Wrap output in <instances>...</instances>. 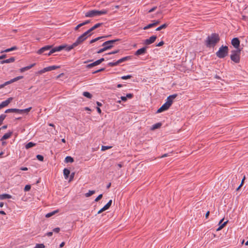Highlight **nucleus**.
Segmentation results:
<instances>
[{
	"label": "nucleus",
	"instance_id": "obj_1",
	"mask_svg": "<svg viewBox=\"0 0 248 248\" xmlns=\"http://www.w3.org/2000/svg\"><path fill=\"white\" fill-rule=\"evenodd\" d=\"M65 46H59L52 47V46L47 45L41 48L37 51V53L38 54L44 53L46 55L50 56L55 52H59L63 49Z\"/></svg>",
	"mask_w": 248,
	"mask_h": 248
},
{
	"label": "nucleus",
	"instance_id": "obj_2",
	"mask_svg": "<svg viewBox=\"0 0 248 248\" xmlns=\"http://www.w3.org/2000/svg\"><path fill=\"white\" fill-rule=\"evenodd\" d=\"M219 40L218 34L214 33L207 37L205 41V44L207 47H214Z\"/></svg>",
	"mask_w": 248,
	"mask_h": 248
},
{
	"label": "nucleus",
	"instance_id": "obj_3",
	"mask_svg": "<svg viewBox=\"0 0 248 248\" xmlns=\"http://www.w3.org/2000/svg\"><path fill=\"white\" fill-rule=\"evenodd\" d=\"M107 13V11L106 10H92L87 11L85 13V16L86 17H93L97 16H99Z\"/></svg>",
	"mask_w": 248,
	"mask_h": 248
},
{
	"label": "nucleus",
	"instance_id": "obj_4",
	"mask_svg": "<svg viewBox=\"0 0 248 248\" xmlns=\"http://www.w3.org/2000/svg\"><path fill=\"white\" fill-rule=\"evenodd\" d=\"M228 47L227 46H222L216 52V56L220 59L224 58L228 54Z\"/></svg>",
	"mask_w": 248,
	"mask_h": 248
},
{
	"label": "nucleus",
	"instance_id": "obj_5",
	"mask_svg": "<svg viewBox=\"0 0 248 248\" xmlns=\"http://www.w3.org/2000/svg\"><path fill=\"white\" fill-rule=\"evenodd\" d=\"M240 49H237L232 51V54L230 56L231 59L235 63H239L240 59Z\"/></svg>",
	"mask_w": 248,
	"mask_h": 248
},
{
	"label": "nucleus",
	"instance_id": "obj_6",
	"mask_svg": "<svg viewBox=\"0 0 248 248\" xmlns=\"http://www.w3.org/2000/svg\"><path fill=\"white\" fill-rule=\"evenodd\" d=\"M132 59V56H128L123 57L122 58L119 59L118 60H115L113 61V62H109V66H114L118 64H119L120 63H122L123 62H124L126 61L130 60Z\"/></svg>",
	"mask_w": 248,
	"mask_h": 248
},
{
	"label": "nucleus",
	"instance_id": "obj_7",
	"mask_svg": "<svg viewBox=\"0 0 248 248\" xmlns=\"http://www.w3.org/2000/svg\"><path fill=\"white\" fill-rule=\"evenodd\" d=\"M171 106L167 102H166L159 109H157L156 112L160 113L164 111H165L169 108Z\"/></svg>",
	"mask_w": 248,
	"mask_h": 248
},
{
	"label": "nucleus",
	"instance_id": "obj_8",
	"mask_svg": "<svg viewBox=\"0 0 248 248\" xmlns=\"http://www.w3.org/2000/svg\"><path fill=\"white\" fill-rule=\"evenodd\" d=\"M157 37L155 35L151 36L149 39H147L144 41V44L145 45H149L153 43L156 40Z\"/></svg>",
	"mask_w": 248,
	"mask_h": 248
},
{
	"label": "nucleus",
	"instance_id": "obj_9",
	"mask_svg": "<svg viewBox=\"0 0 248 248\" xmlns=\"http://www.w3.org/2000/svg\"><path fill=\"white\" fill-rule=\"evenodd\" d=\"M232 45L236 48L239 49L240 41L238 38H234L232 40Z\"/></svg>",
	"mask_w": 248,
	"mask_h": 248
},
{
	"label": "nucleus",
	"instance_id": "obj_10",
	"mask_svg": "<svg viewBox=\"0 0 248 248\" xmlns=\"http://www.w3.org/2000/svg\"><path fill=\"white\" fill-rule=\"evenodd\" d=\"M147 46H144L143 47L138 50H137L135 53V55L136 56H139L140 55H143L146 53V49H147Z\"/></svg>",
	"mask_w": 248,
	"mask_h": 248
},
{
	"label": "nucleus",
	"instance_id": "obj_11",
	"mask_svg": "<svg viewBox=\"0 0 248 248\" xmlns=\"http://www.w3.org/2000/svg\"><path fill=\"white\" fill-rule=\"evenodd\" d=\"M86 40V38H85L84 37H83L81 35L79 36L76 41L74 42L75 46H78L80 44H81L84 40Z\"/></svg>",
	"mask_w": 248,
	"mask_h": 248
},
{
	"label": "nucleus",
	"instance_id": "obj_12",
	"mask_svg": "<svg viewBox=\"0 0 248 248\" xmlns=\"http://www.w3.org/2000/svg\"><path fill=\"white\" fill-rule=\"evenodd\" d=\"M102 46H104V47L103 48L99 49L97 53H102L103 51H104L105 50H106L108 49V41H106L105 42H104L102 44Z\"/></svg>",
	"mask_w": 248,
	"mask_h": 248
},
{
	"label": "nucleus",
	"instance_id": "obj_13",
	"mask_svg": "<svg viewBox=\"0 0 248 248\" xmlns=\"http://www.w3.org/2000/svg\"><path fill=\"white\" fill-rule=\"evenodd\" d=\"M12 100L13 98L10 97L8 98L7 100L2 102L0 104L1 105L2 108H4L8 106Z\"/></svg>",
	"mask_w": 248,
	"mask_h": 248
},
{
	"label": "nucleus",
	"instance_id": "obj_14",
	"mask_svg": "<svg viewBox=\"0 0 248 248\" xmlns=\"http://www.w3.org/2000/svg\"><path fill=\"white\" fill-rule=\"evenodd\" d=\"M23 78V76H18L17 77H16L9 81H6V83H7V85H9L10 84H11L12 83H14L15 82L17 81V80L21 79Z\"/></svg>",
	"mask_w": 248,
	"mask_h": 248
},
{
	"label": "nucleus",
	"instance_id": "obj_15",
	"mask_svg": "<svg viewBox=\"0 0 248 248\" xmlns=\"http://www.w3.org/2000/svg\"><path fill=\"white\" fill-rule=\"evenodd\" d=\"M134 95L132 93H127L125 96H121L120 97L122 101L126 102L127 98L131 99L133 97Z\"/></svg>",
	"mask_w": 248,
	"mask_h": 248
},
{
	"label": "nucleus",
	"instance_id": "obj_16",
	"mask_svg": "<svg viewBox=\"0 0 248 248\" xmlns=\"http://www.w3.org/2000/svg\"><path fill=\"white\" fill-rule=\"evenodd\" d=\"M13 134L12 131H9L7 133L5 134L0 139V141H3L4 140H6L11 137Z\"/></svg>",
	"mask_w": 248,
	"mask_h": 248
},
{
	"label": "nucleus",
	"instance_id": "obj_17",
	"mask_svg": "<svg viewBox=\"0 0 248 248\" xmlns=\"http://www.w3.org/2000/svg\"><path fill=\"white\" fill-rule=\"evenodd\" d=\"M15 61V57H11L9 59H6V60H5L1 61L0 62V64H4L5 63H11V62H14Z\"/></svg>",
	"mask_w": 248,
	"mask_h": 248
},
{
	"label": "nucleus",
	"instance_id": "obj_18",
	"mask_svg": "<svg viewBox=\"0 0 248 248\" xmlns=\"http://www.w3.org/2000/svg\"><path fill=\"white\" fill-rule=\"evenodd\" d=\"M35 65V63H33V64H31V65H30L29 66L22 67V68H20L19 69V71L21 73L24 72L25 71H27V70L30 69L31 68Z\"/></svg>",
	"mask_w": 248,
	"mask_h": 248
},
{
	"label": "nucleus",
	"instance_id": "obj_19",
	"mask_svg": "<svg viewBox=\"0 0 248 248\" xmlns=\"http://www.w3.org/2000/svg\"><path fill=\"white\" fill-rule=\"evenodd\" d=\"M20 109L17 108H9L5 111V113H11L15 112L18 114H20Z\"/></svg>",
	"mask_w": 248,
	"mask_h": 248
},
{
	"label": "nucleus",
	"instance_id": "obj_20",
	"mask_svg": "<svg viewBox=\"0 0 248 248\" xmlns=\"http://www.w3.org/2000/svg\"><path fill=\"white\" fill-rule=\"evenodd\" d=\"M120 41V39H114V40H109V49L111 48L114 45V44L117 42H119Z\"/></svg>",
	"mask_w": 248,
	"mask_h": 248
},
{
	"label": "nucleus",
	"instance_id": "obj_21",
	"mask_svg": "<svg viewBox=\"0 0 248 248\" xmlns=\"http://www.w3.org/2000/svg\"><path fill=\"white\" fill-rule=\"evenodd\" d=\"M12 198V196L11 195H9L8 194H0V200H4L6 199H11Z\"/></svg>",
	"mask_w": 248,
	"mask_h": 248
},
{
	"label": "nucleus",
	"instance_id": "obj_22",
	"mask_svg": "<svg viewBox=\"0 0 248 248\" xmlns=\"http://www.w3.org/2000/svg\"><path fill=\"white\" fill-rule=\"evenodd\" d=\"M70 171L69 170L65 168L63 170V175L64 176L65 179H67L70 175Z\"/></svg>",
	"mask_w": 248,
	"mask_h": 248
},
{
	"label": "nucleus",
	"instance_id": "obj_23",
	"mask_svg": "<svg viewBox=\"0 0 248 248\" xmlns=\"http://www.w3.org/2000/svg\"><path fill=\"white\" fill-rule=\"evenodd\" d=\"M99 64H100V62H97V61L96 60L95 62H93L88 64L86 66V67L87 68H92V67H93V66H96V65H98Z\"/></svg>",
	"mask_w": 248,
	"mask_h": 248
},
{
	"label": "nucleus",
	"instance_id": "obj_24",
	"mask_svg": "<svg viewBox=\"0 0 248 248\" xmlns=\"http://www.w3.org/2000/svg\"><path fill=\"white\" fill-rule=\"evenodd\" d=\"M223 220V218L221 219L219 222V225H220V226L217 229V231H218L219 230H220L221 229H222L225 225L226 224H227V223L228 222V221H226L225 222H224L223 224H222L221 225V223H222V221Z\"/></svg>",
	"mask_w": 248,
	"mask_h": 248
},
{
	"label": "nucleus",
	"instance_id": "obj_25",
	"mask_svg": "<svg viewBox=\"0 0 248 248\" xmlns=\"http://www.w3.org/2000/svg\"><path fill=\"white\" fill-rule=\"evenodd\" d=\"M75 44L74 43L71 45H70V46H67L66 45H64L65 46L64 47V48H65V50L67 51H70L71 50H72L73 48H74V47H75L76 46H75L74 45Z\"/></svg>",
	"mask_w": 248,
	"mask_h": 248
},
{
	"label": "nucleus",
	"instance_id": "obj_26",
	"mask_svg": "<svg viewBox=\"0 0 248 248\" xmlns=\"http://www.w3.org/2000/svg\"><path fill=\"white\" fill-rule=\"evenodd\" d=\"M31 109V107H29L28 108L20 109V114H23V113H28Z\"/></svg>",
	"mask_w": 248,
	"mask_h": 248
},
{
	"label": "nucleus",
	"instance_id": "obj_27",
	"mask_svg": "<svg viewBox=\"0 0 248 248\" xmlns=\"http://www.w3.org/2000/svg\"><path fill=\"white\" fill-rule=\"evenodd\" d=\"M168 26V24L167 23H164L162 24V25L160 26L159 27H157L156 29V31H159L161 30L162 29H164L166 28Z\"/></svg>",
	"mask_w": 248,
	"mask_h": 248
},
{
	"label": "nucleus",
	"instance_id": "obj_28",
	"mask_svg": "<svg viewBox=\"0 0 248 248\" xmlns=\"http://www.w3.org/2000/svg\"><path fill=\"white\" fill-rule=\"evenodd\" d=\"M17 49V47L16 46H14L10 48H7L3 51H2L1 53L3 52H8L11 51L16 50Z\"/></svg>",
	"mask_w": 248,
	"mask_h": 248
},
{
	"label": "nucleus",
	"instance_id": "obj_29",
	"mask_svg": "<svg viewBox=\"0 0 248 248\" xmlns=\"http://www.w3.org/2000/svg\"><path fill=\"white\" fill-rule=\"evenodd\" d=\"M60 67V66L52 65V66L46 67V69H47V71H50L54 70L56 69L59 68Z\"/></svg>",
	"mask_w": 248,
	"mask_h": 248
},
{
	"label": "nucleus",
	"instance_id": "obj_30",
	"mask_svg": "<svg viewBox=\"0 0 248 248\" xmlns=\"http://www.w3.org/2000/svg\"><path fill=\"white\" fill-rule=\"evenodd\" d=\"M64 161L66 163H72L74 162V159L70 156H67L65 158Z\"/></svg>",
	"mask_w": 248,
	"mask_h": 248
},
{
	"label": "nucleus",
	"instance_id": "obj_31",
	"mask_svg": "<svg viewBox=\"0 0 248 248\" xmlns=\"http://www.w3.org/2000/svg\"><path fill=\"white\" fill-rule=\"evenodd\" d=\"M59 212V210H55V211H53L51 212H50V213H48L47 214H46V217H49L52 216H53L54 215H55L56 213H58Z\"/></svg>",
	"mask_w": 248,
	"mask_h": 248
},
{
	"label": "nucleus",
	"instance_id": "obj_32",
	"mask_svg": "<svg viewBox=\"0 0 248 248\" xmlns=\"http://www.w3.org/2000/svg\"><path fill=\"white\" fill-rule=\"evenodd\" d=\"M162 124L161 123H156L155 124H154L152 128H151V130H155V129H157V128H159L160 127V126H161Z\"/></svg>",
	"mask_w": 248,
	"mask_h": 248
},
{
	"label": "nucleus",
	"instance_id": "obj_33",
	"mask_svg": "<svg viewBox=\"0 0 248 248\" xmlns=\"http://www.w3.org/2000/svg\"><path fill=\"white\" fill-rule=\"evenodd\" d=\"M35 145V143L32 142H29L25 145V148L26 149H28L30 148H31Z\"/></svg>",
	"mask_w": 248,
	"mask_h": 248
},
{
	"label": "nucleus",
	"instance_id": "obj_34",
	"mask_svg": "<svg viewBox=\"0 0 248 248\" xmlns=\"http://www.w3.org/2000/svg\"><path fill=\"white\" fill-rule=\"evenodd\" d=\"M83 95L85 97H86L88 98H91L92 97V95L88 92H84L82 93Z\"/></svg>",
	"mask_w": 248,
	"mask_h": 248
},
{
	"label": "nucleus",
	"instance_id": "obj_35",
	"mask_svg": "<svg viewBox=\"0 0 248 248\" xmlns=\"http://www.w3.org/2000/svg\"><path fill=\"white\" fill-rule=\"evenodd\" d=\"M95 193V190H89L88 192L85 194L86 197H89Z\"/></svg>",
	"mask_w": 248,
	"mask_h": 248
},
{
	"label": "nucleus",
	"instance_id": "obj_36",
	"mask_svg": "<svg viewBox=\"0 0 248 248\" xmlns=\"http://www.w3.org/2000/svg\"><path fill=\"white\" fill-rule=\"evenodd\" d=\"M108 209V202L102 208H101L98 212V214H99L103 211Z\"/></svg>",
	"mask_w": 248,
	"mask_h": 248
},
{
	"label": "nucleus",
	"instance_id": "obj_37",
	"mask_svg": "<svg viewBox=\"0 0 248 248\" xmlns=\"http://www.w3.org/2000/svg\"><path fill=\"white\" fill-rule=\"evenodd\" d=\"M6 115L5 114H2L0 116V125L2 124L3 120L6 118Z\"/></svg>",
	"mask_w": 248,
	"mask_h": 248
},
{
	"label": "nucleus",
	"instance_id": "obj_38",
	"mask_svg": "<svg viewBox=\"0 0 248 248\" xmlns=\"http://www.w3.org/2000/svg\"><path fill=\"white\" fill-rule=\"evenodd\" d=\"M154 27V24H153V23H152L149 24H148V25H147V26H145V27L143 28V30H147V29H150V28H152V27Z\"/></svg>",
	"mask_w": 248,
	"mask_h": 248
},
{
	"label": "nucleus",
	"instance_id": "obj_39",
	"mask_svg": "<svg viewBox=\"0 0 248 248\" xmlns=\"http://www.w3.org/2000/svg\"><path fill=\"white\" fill-rule=\"evenodd\" d=\"M45 246L44 244H36L34 248H45Z\"/></svg>",
	"mask_w": 248,
	"mask_h": 248
},
{
	"label": "nucleus",
	"instance_id": "obj_40",
	"mask_svg": "<svg viewBox=\"0 0 248 248\" xmlns=\"http://www.w3.org/2000/svg\"><path fill=\"white\" fill-rule=\"evenodd\" d=\"M102 24V23H97L95 25H94L93 27H92L91 28L93 30V31L94 30H95V29H97V28L100 27Z\"/></svg>",
	"mask_w": 248,
	"mask_h": 248
},
{
	"label": "nucleus",
	"instance_id": "obj_41",
	"mask_svg": "<svg viewBox=\"0 0 248 248\" xmlns=\"http://www.w3.org/2000/svg\"><path fill=\"white\" fill-rule=\"evenodd\" d=\"M104 37H97L95 39H92L90 41V44H92L93 43H94L95 42H96L97 41L99 40V39H101V38H104Z\"/></svg>",
	"mask_w": 248,
	"mask_h": 248
},
{
	"label": "nucleus",
	"instance_id": "obj_42",
	"mask_svg": "<svg viewBox=\"0 0 248 248\" xmlns=\"http://www.w3.org/2000/svg\"><path fill=\"white\" fill-rule=\"evenodd\" d=\"M36 158L39 161H43L44 160V156L41 155H37Z\"/></svg>",
	"mask_w": 248,
	"mask_h": 248
},
{
	"label": "nucleus",
	"instance_id": "obj_43",
	"mask_svg": "<svg viewBox=\"0 0 248 248\" xmlns=\"http://www.w3.org/2000/svg\"><path fill=\"white\" fill-rule=\"evenodd\" d=\"M31 188V186L30 185H27L24 187L25 191H29Z\"/></svg>",
	"mask_w": 248,
	"mask_h": 248
},
{
	"label": "nucleus",
	"instance_id": "obj_44",
	"mask_svg": "<svg viewBox=\"0 0 248 248\" xmlns=\"http://www.w3.org/2000/svg\"><path fill=\"white\" fill-rule=\"evenodd\" d=\"M132 77V76L131 75H127V76H122L121 77V78L122 79H127L130 78Z\"/></svg>",
	"mask_w": 248,
	"mask_h": 248
},
{
	"label": "nucleus",
	"instance_id": "obj_45",
	"mask_svg": "<svg viewBox=\"0 0 248 248\" xmlns=\"http://www.w3.org/2000/svg\"><path fill=\"white\" fill-rule=\"evenodd\" d=\"M152 22H153L154 27H155V26H156L157 25L159 24V23L160 22V21L159 20H153V21H152Z\"/></svg>",
	"mask_w": 248,
	"mask_h": 248
},
{
	"label": "nucleus",
	"instance_id": "obj_46",
	"mask_svg": "<svg viewBox=\"0 0 248 248\" xmlns=\"http://www.w3.org/2000/svg\"><path fill=\"white\" fill-rule=\"evenodd\" d=\"M168 103H169V104L170 105H171L172 104V102H173V100H172L171 99H169V97L168 96L167 97V101H166Z\"/></svg>",
	"mask_w": 248,
	"mask_h": 248
},
{
	"label": "nucleus",
	"instance_id": "obj_47",
	"mask_svg": "<svg viewBox=\"0 0 248 248\" xmlns=\"http://www.w3.org/2000/svg\"><path fill=\"white\" fill-rule=\"evenodd\" d=\"M84 26L83 23H80L75 28V31H77L79 28H80L81 27Z\"/></svg>",
	"mask_w": 248,
	"mask_h": 248
},
{
	"label": "nucleus",
	"instance_id": "obj_48",
	"mask_svg": "<svg viewBox=\"0 0 248 248\" xmlns=\"http://www.w3.org/2000/svg\"><path fill=\"white\" fill-rule=\"evenodd\" d=\"M74 176H75V173L74 172H72L70 175V178H69V182H71V181L73 180L74 177Z\"/></svg>",
	"mask_w": 248,
	"mask_h": 248
},
{
	"label": "nucleus",
	"instance_id": "obj_49",
	"mask_svg": "<svg viewBox=\"0 0 248 248\" xmlns=\"http://www.w3.org/2000/svg\"><path fill=\"white\" fill-rule=\"evenodd\" d=\"M177 96V94H173L172 95H170L169 97V99H171L172 100H173L174 98L176 97Z\"/></svg>",
	"mask_w": 248,
	"mask_h": 248
},
{
	"label": "nucleus",
	"instance_id": "obj_50",
	"mask_svg": "<svg viewBox=\"0 0 248 248\" xmlns=\"http://www.w3.org/2000/svg\"><path fill=\"white\" fill-rule=\"evenodd\" d=\"M102 194H100L98 196V197L95 199V202H98L102 198Z\"/></svg>",
	"mask_w": 248,
	"mask_h": 248
},
{
	"label": "nucleus",
	"instance_id": "obj_51",
	"mask_svg": "<svg viewBox=\"0 0 248 248\" xmlns=\"http://www.w3.org/2000/svg\"><path fill=\"white\" fill-rule=\"evenodd\" d=\"M47 69H46V67H45L44 68H43V69L41 70L40 71H39V73L40 74H42V73H44L46 72H47Z\"/></svg>",
	"mask_w": 248,
	"mask_h": 248
},
{
	"label": "nucleus",
	"instance_id": "obj_52",
	"mask_svg": "<svg viewBox=\"0 0 248 248\" xmlns=\"http://www.w3.org/2000/svg\"><path fill=\"white\" fill-rule=\"evenodd\" d=\"M53 232L56 233H58L60 231V228L59 227L55 228L53 230Z\"/></svg>",
	"mask_w": 248,
	"mask_h": 248
},
{
	"label": "nucleus",
	"instance_id": "obj_53",
	"mask_svg": "<svg viewBox=\"0 0 248 248\" xmlns=\"http://www.w3.org/2000/svg\"><path fill=\"white\" fill-rule=\"evenodd\" d=\"M164 44V41H162L160 42L159 43H158L156 45V46H163Z\"/></svg>",
	"mask_w": 248,
	"mask_h": 248
},
{
	"label": "nucleus",
	"instance_id": "obj_54",
	"mask_svg": "<svg viewBox=\"0 0 248 248\" xmlns=\"http://www.w3.org/2000/svg\"><path fill=\"white\" fill-rule=\"evenodd\" d=\"M108 149V146H102L101 148V150L104 151Z\"/></svg>",
	"mask_w": 248,
	"mask_h": 248
},
{
	"label": "nucleus",
	"instance_id": "obj_55",
	"mask_svg": "<svg viewBox=\"0 0 248 248\" xmlns=\"http://www.w3.org/2000/svg\"><path fill=\"white\" fill-rule=\"evenodd\" d=\"M119 51V50H117L114 51H109V55L114 54H115Z\"/></svg>",
	"mask_w": 248,
	"mask_h": 248
},
{
	"label": "nucleus",
	"instance_id": "obj_56",
	"mask_svg": "<svg viewBox=\"0 0 248 248\" xmlns=\"http://www.w3.org/2000/svg\"><path fill=\"white\" fill-rule=\"evenodd\" d=\"M103 69H104L103 68H101V69H100L97 70H96V71H93V72H92V73H93V74H95V73H97V72H100V71H103Z\"/></svg>",
	"mask_w": 248,
	"mask_h": 248
},
{
	"label": "nucleus",
	"instance_id": "obj_57",
	"mask_svg": "<svg viewBox=\"0 0 248 248\" xmlns=\"http://www.w3.org/2000/svg\"><path fill=\"white\" fill-rule=\"evenodd\" d=\"M52 234H53L52 232H49L46 233V235H47V236H51L52 235Z\"/></svg>",
	"mask_w": 248,
	"mask_h": 248
},
{
	"label": "nucleus",
	"instance_id": "obj_58",
	"mask_svg": "<svg viewBox=\"0 0 248 248\" xmlns=\"http://www.w3.org/2000/svg\"><path fill=\"white\" fill-rule=\"evenodd\" d=\"M90 22V20H87L85 21L82 22L83 25H85L86 24H89Z\"/></svg>",
	"mask_w": 248,
	"mask_h": 248
},
{
	"label": "nucleus",
	"instance_id": "obj_59",
	"mask_svg": "<svg viewBox=\"0 0 248 248\" xmlns=\"http://www.w3.org/2000/svg\"><path fill=\"white\" fill-rule=\"evenodd\" d=\"M87 35H88V33L86 31L84 33H83L81 35L84 37L85 38H87Z\"/></svg>",
	"mask_w": 248,
	"mask_h": 248
},
{
	"label": "nucleus",
	"instance_id": "obj_60",
	"mask_svg": "<svg viewBox=\"0 0 248 248\" xmlns=\"http://www.w3.org/2000/svg\"><path fill=\"white\" fill-rule=\"evenodd\" d=\"M156 9V7H154L153 8H152V9H151L149 11V13H151L153 11H154L155 9Z\"/></svg>",
	"mask_w": 248,
	"mask_h": 248
},
{
	"label": "nucleus",
	"instance_id": "obj_61",
	"mask_svg": "<svg viewBox=\"0 0 248 248\" xmlns=\"http://www.w3.org/2000/svg\"><path fill=\"white\" fill-rule=\"evenodd\" d=\"M105 60H106L104 58H102L97 61V62H100V63H101L102 62H103Z\"/></svg>",
	"mask_w": 248,
	"mask_h": 248
},
{
	"label": "nucleus",
	"instance_id": "obj_62",
	"mask_svg": "<svg viewBox=\"0 0 248 248\" xmlns=\"http://www.w3.org/2000/svg\"><path fill=\"white\" fill-rule=\"evenodd\" d=\"M6 55L5 54L2 55L0 56V60H2L6 57Z\"/></svg>",
	"mask_w": 248,
	"mask_h": 248
},
{
	"label": "nucleus",
	"instance_id": "obj_63",
	"mask_svg": "<svg viewBox=\"0 0 248 248\" xmlns=\"http://www.w3.org/2000/svg\"><path fill=\"white\" fill-rule=\"evenodd\" d=\"M20 170H22L26 171V170H27L28 169L27 167H21L20 168Z\"/></svg>",
	"mask_w": 248,
	"mask_h": 248
},
{
	"label": "nucleus",
	"instance_id": "obj_64",
	"mask_svg": "<svg viewBox=\"0 0 248 248\" xmlns=\"http://www.w3.org/2000/svg\"><path fill=\"white\" fill-rule=\"evenodd\" d=\"M209 214H210V212L209 211H207L205 214V217L206 218H207L209 217Z\"/></svg>",
	"mask_w": 248,
	"mask_h": 248
}]
</instances>
